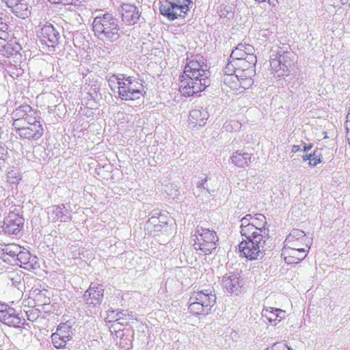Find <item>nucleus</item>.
<instances>
[{
  "mask_svg": "<svg viewBox=\"0 0 350 350\" xmlns=\"http://www.w3.org/2000/svg\"><path fill=\"white\" fill-rule=\"evenodd\" d=\"M12 128L16 134L23 140L35 142L44 134L39 111L28 104L16 107L12 113Z\"/></svg>",
  "mask_w": 350,
  "mask_h": 350,
  "instance_id": "1",
  "label": "nucleus"
},
{
  "mask_svg": "<svg viewBox=\"0 0 350 350\" xmlns=\"http://www.w3.org/2000/svg\"><path fill=\"white\" fill-rule=\"evenodd\" d=\"M210 85L207 65L200 58L191 59L185 66L179 79V91L185 97L193 96Z\"/></svg>",
  "mask_w": 350,
  "mask_h": 350,
  "instance_id": "2",
  "label": "nucleus"
},
{
  "mask_svg": "<svg viewBox=\"0 0 350 350\" xmlns=\"http://www.w3.org/2000/svg\"><path fill=\"white\" fill-rule=\"evenodd\" d=\"M108 82L111 89L118 85V96L124 100H137L146 94L142 83L132 77L112 75L108 79Z\"/></svg>",
  "mask_w": 350,
  "mask_h": 350,
  "instance_id": "3",
  "label": "nucleus"
},
{
  "mask_svg": "<svg viewBox=\"0 0 350 350\" xmlns=\"http://www.w3.org/2000/svg\"><path fill=\"white\" fill-rule=\"evenodd\" d=\"M241 234L245 237H254L256 240H269L266 217L262 214L246 215L241 219Z\"/></svg>",
  "mask_w": 350,
  "mask_h": 350,
  "instance_id": "4",
  "label": "nucleus"
},
{
  "mask_svg": "<svg viewBox=\"0 0 350 350\" xmlns=\"http://www.w3.org/2000/svg\"><path fill=\"white\" fill-rule=\"evenodd\" d=\"M93 31L98 38L107 42H114L120 38L118 20L110 14H104L94 18Z\"/></svg>",
  "mask_w": 350,
  "mask_h": 350,
  "instance_id": "5",
  "label": "nucleus"
},
{
  "mask_svg": "<svg viewBox=\"0 0 350 350\" xmlns=\"http://www.w3.org/2000/svg\"><path fill=\"white\" fill-rule=\"evenodd\" d=\"M192 241L195 250L200 254L209 255L216 249L219 238L214 230L198 226L192 235Z\"/></svg>",
  "mask_w": 350,
  "mask_h": 350,
  "instance_id": "6",
  "label": "nucleus"
},
{
  "mask_svg": "<svg viewBox=\"0 0 350 350\" xmlns=\"http://www.w3.org/2000/svg\"><path fill=\"white\" fill-rule=\"evenodd\" d=\"M216 302V296L208 290L193 291L189 297L188 310L193 315L208 314Z\"/></svg>",
  "mask_w": 350,
  "mask_h": 350,
  "instance_id": "7",
  "label": "nucleus"
},
{
  "mask_svg": "<svg viewBox=\"0 0 350 350\" xmlns=\"http://www.w3.org/2000/svg\"><path fill=\"white\" fill-rule=\"evenodd\" d=\"M191 0H159V10L169 21L184 18L189 10Z\"/></svg>",
  "mask_w": 350,
  "mask_h": 350,
  "instance_id": "8",
  "label": "nucleus"
},
{
  "mask_svg": "<svg viewBox=\"0 0 350 350\" xmlns=\"http://www.w3.org/2000/svg\"><path fill=\"white\" fill-rule=\"evenodd\" d=\"M257 58L243 61L228 62L224 68L225 73H236L243 81L253 85L256 75Z\"/></svg>",
  "mask_w": 350,
  "mask_h": 350,
  "instance_id": "9",
  "label": "nucleus"
},
{
  "mask_svg": "<svg viewBox=\"0 0 350 350\" xmlns=\"http://www.w3.org/2000/svg\"><path fill=\"white\" fill-rule=\"evenodd\" d=\"M267 241L260 239V241H258L254 237H246V239L242 241L238 245L240 256L249 260H257L262 254L260 247H263Z\"/></svg>",
  "mask_w": 350,
  "mask_h": 350,
  "instance_id": "10",
  "label": "nucleus"
},
{
  "mask_svg": "<svg viewBox=\"0 0 350 350\" xmlns=\"http://www.w3.org/2000/svg\"><path fill=\"white\" fill-rule=\"evenodd\" d=\"M36 36L42 45L49 48H53L57 46L59 39V33L53 25L49 22L40 23Z\"/></svg>",
  "mask_w": 350,
  "mask_h": 350,
  "instance_id": "11",
  "label": "nucleus"
},
{
  "mask_svg": "<svg viewBox=\"0 0 350 350\" xmlns=\"http://www.w3.org/2000/svg\"><path fill=\"white\" fill-rule=\"evenodd\" d=\"M0 321L9 327H21L25 324V319L14 308L0 303Z\"/></svg>",
  "mask_w": 350,
  "mask_h": 350,
  "instance_id": "12",
  "label": "nucleus"
},
{
  "mask_svg": "<svg viewBox=\"0 0 350 350\" xmlns=\"http://www.w3.org/2000/svg\"><path fill=\"white\" fill-rule=\"evenodd\" d=\"M72 325L68 322L62 323L57 326L56 332L51 334V342L56 349H64L72 340Z\"/></svg>",
  "mask_w": 350,
  "mask_h": 350,
  "instance_id": "13",
  "label": "nucleus"
},
{
  "mask_svg": "<svg viewBox=\"0 0 350 350\" xmlns=\"http://www.w3.org/2000/svg\"><path fill=\"white\" fill-rule=\"evenodd\" d=\"M284 244L304 251V254L307 255L310 247L311 241L304 231L294 229L286 238Z\"/></svg>",
  "mask_w": 350,
  "mask_h": 350,
  "instance_id": "14",
  "label": "nucleus"
},
{
  "mask_svg": "<svg viewBox=\"0 0 350 350\" xmlns=\"http://www.w3.org/2000/svg\"><path fill=\"white\" fill-rule=\"evenodd\" d=\"M226 75L224 78V90L227 92L232 94H240L243 92L245 90L252 87V84L250 83H245L243 79L237 77L236 73H225Z\"/></svg>",
  "mask_w": 350,
  "mask_h": 350,
  "instance_id": "15",
  "label": "nucleus"
},
{
  "mask_svg": "<svg viewBox=\"0 0 350 350\" xmlns=\"http://www.w3.org/2000/svg\"><path fill=\"white\" fill-rule=\"evenodd\" d=\"M24 221V218L21 215L15 212H10L5 217L2 228L7 234H16L23 229Z\"/></svg>",
  "mask_w": 350,
  "mask_h": 350,
  "instance_id": "16",
  "label": "nucleus"
},
{
  "mask_svg": "<svg viewBox=\"0 0 350 350\" xmlns=\"http://www.w3.org/2000/svg\"><path fill=\"white\" fill-rule=\"evenodd\" d=\"M254 52L255 50L252 45L246 43H240L232 50L228 62L257 58Z\"/></svg>",
  "mask_w": 350,
  "mask_h": 350,
  "instance_id": "17",
  "label": "nucleus"
},
{
  "mask_svg": "<svg viewBox=\"0 0 350 350\" xmlns=\"http://www.w3.org/2000/svg\"><path fill=\"white\" fill-rule=\"evenodd\" d=\"M119 322H114L111 325V327L115 332L116 336L120 338V346L126 350H129L131 348L133 345V340L134 338V331L131 327L124 328L120 329Z\"/></svg>",
  "mask_w": 350,
  "mask_h": 350,
  "instance_id": "18",
  "label": "nucleus"
},
{
  "mask_svg": "<svg viewBox=\"0 0 350 350\" xmlns=\"http://www.w3.org/2000/svg\"><path fill=\"white\" fill-rule=\"evenodd\" d=\"M122 21L126 25H133L140 18L141 13L134 4L123 3L120 10Z\"/></svg>",
  "mask_w": 350,
  "mask_h": 350,
  "instance_id": "19",
  "label": "nucleus"
},
{
  "mask_svg": "<svg viewBox=\"0 0 350 350\" xmlns=\"http://www.w3.org/2000/svg\"><path fill=\"white\" fill-rule=\"evenodd\" d=\"M103 296L104 289L103 286L96 283H91L84 294L87 304L93 306L100 305L103 301Z\"/></svg>",
  "mask_w": 350,
  "mask_h": 350,
  "instance_id": "20",
  "label": "nucleus"
},
{
  "mask_svg": "<svg viewBox=\"0 0 350 350\" xmlns=\"http://www.w3.org/2000/svg\"><path fill=\"white\" fill-rule=\"evenodd\" d=\"M14 13L19 17L25 18L31 14V7L27 0H2Z\"/></svg>",
  "mask_w": 350,
  "mask_h": 350,
  "instance_id": "21",
  "label": "nucleus"
},
{
  "mask_svg": "<svg viewBox=\"0 0 350 350\" xmlns=\"http://www.w3.org/2000/svg\"><path fill=\"white\" fill-rule=\"evenodd\" d=\"M28 299L33 302V308L48 305L51 302L49 291L46 289L32 288Z\"/></svg>",
  "mask_w": 350,
  "mask_h": 350,
  "instance_id": "22",
  "label": "nucleus"
},
{
  "mask_svg": "<svg viewBox=\"0 0 350 350\" xmlns=\"http://www.w3.org/2000/svg\"><path fill=\"white\" fill-rule=\"evenodd\" d=\"M304 251L284 245L282 256L287 264H297L306 257Z\"/></svg>",
  "mask_w": 350,
  "mask_h": 350,
  "instance_id": "23",
  "label": "nucleus"
},
{
  "mask_svg": "<svg viewBox=\"0 0 350 350\" xmlns=\"http://www.w3.org/2000/svg\"><path fill=\"white\" fill-rule=\"evenodd\" d=\"M262 316L271 325H276L285 318L286 312L282 309L269 307L262 310Z\"/></svg>",
  "mask_w": 350,
  "mask_h": 350,
  "instance_id": "24",
  "label": "nucleus"
},
{
  "mask_svg": "<svg viewBox=\"0 0 350 350\" xmlns=\"http://www.w3.org/2000/svg\"><path fill=\"white\" fill-rule=\"evenodd\" d=\"M207 118V112L200 109H193L189 113L187 121L189 124L194 128L204 126L206 122Z\"/></svg>",
  "mask_w": 350,
  "mask_h": 350,
  "instance_id": "25",
  "label": "nucleus"
},
{
  "mask_svg": "<svg viewBox=\"0 0 350 350\" xmlns=\"http://www.w3.org/2000/svg\"><path fill=\"white\" fill-rule=\"evenodd\" d=\"M323 149L316 148L312 154L304 155L303 161H308V165L311 167H315L322 163L323 159Z\"/></svg>",
  "mask_w": 350,
  "mask_h": 350,
  "instance_id": "26",
  "label": "nucleus"
},
{
  "mask_svg": "<svg viewBox=\"0 0 350 350\" xmlns=\"http://www.w3.org/2000/svg\"><path fill=\"white\" fill-rule=\"evenodd\" d=\"M2 252V258L4 261H9L10 258L15 260L18 252H21V247L16 244H7L3 247Z\"/></svg>",
  "mask_w": 350,
  "mask_h": 350,
  "instance_id": "27",
  "label": "nucleus"
},
{
  "mask_svg": "<svg viewBox=\"0 0 350 350\" xmlns=\"http://www.w3.org/2000/svg\"><path fill=\"white\" fill-rule=\"evenodd\" d=\"M31 256L28 252L21 251L18 252L15 259L16 264L25 269L32 268V264L30 262Z\"/></svg>",
  "mask_w": 350,
  "mask_h": 350,
  "instance_id": "28",
  "label": "nucleus"
},
{
  "mask_svg": "<svg viewBox=\"0 0 350 350\" xmlns=\"http://www.w3.org/2000/svg\"><path fill=\"white\" fill-rule=\"evenodd\" d=\"M250 161V158L248 155V154H242L240 152H237L232 157V163L236 165L238 167H245L249 165Z\"/></svg>",
  "mask_w": 350,
  "mask_h": 350,
  "instance_id": "29",
  "label": "nucleus"
},
{
  "mask_svg": "<svg viewBox=\"0 0 350 350\" xmlns=\"http://www.w3.org/2000/svg\"><path fill=\"white\" fill-rule=\"evenodd\" d=\"M9 34L5 30L0 31V53L3 55H8L10 53V43L8 42Z\"/></svg>",
  "mask_w": 350,
  "mask_h": 350,
  "instance_id": "30",
  "label": "nucleus"
},
{
  "mask_svg": "<svg viewBox=\"0 0 350 350\" xmlns=\"http://www.w3.org/2000/svg\"><path fill=\"white\" fill-rule=\"evenodd\" d=\"M8 156L7 150L0 145V167H1L5 163Z\"/></svg>",
  "mask_w": 350,
  "mask_h": 350,
  "instance_id": "31",
  "label": "nucleus"
},
{
  "mask_svg": "<svg viewBox=\"0 0 350 350\" xmlns=\"http://www.w3.org/2000/svg\"><path fill=\"white\" fill-rule=\"evenodd\" d=\"M83 1L84 0H72V3H63L65 5H73L77 9H79L81 7H83Z\"/></svg>",
  "mask_w": 350,
  "mask_h": 350,
  "instance_id": "32",
  "label": "nucleus"
},
{
  "mask_svg": "<svg viewBox=\"0 0 350 350\" xmlns=\"http://www.w3.org/2000/svg\"><path fill=\"white\" fill-rule=\"evenodd\" d=\"M272 350H291V349L286 344L276 343L272 347Z\"/></svg>",
  "mask_w": 350,
  "mask_h": 350,
  "instance_id": "33",
  "label": "nucleus"
},
{
  "mask_svg": "<svg viewBox=\"0 0 350 350\" xmlns=\"http://www.w3.org/2000/svg\"><path fill=\"white\" fill-rule=\"evenodd\" d=\"M34 309L32 308L28 311H27V317L29 321H34L36 319V317L33 315Z\"/></svg>",
  "mask_w": 350,
  "mask_h": 350,
  "instance_id": "34",
  "label": "nucleus"
},
{
  "mask_svg": "<svg viewBox=\"0 0 350 350\" xmlns=\"http://www.w3.org/2000/svg\"><path fill=\"white\" fill-rule=\"evenodd\" d=\"M232 281V280L230 279V278H228V279H226L224 280V282H225V286L231 290V291H234V284H230V283Z\"/></svg>",
  "mask_w": 350,
  "mask_h": 350,
  "instance_id": "35",
  "label": "nucleus"
},
{
  "mask_svg": "<svg viewBox=\"0 0 350 350\" xmlns=\"http://www.w3.org/2000/svg\"><path fill=\"white\" fill-rule=\"evenodd\" d=\"M49 1L53 3H72V0H48Z\"/></svg>",
  "mask_w": 350,
  "mask_h": 350,
  "instance_id": "36",
  "label": "nucleus"
},
{
  "mask_svg": "<svg viewBox=\"0 0 350 350\" xmlns=\"http://www.w3.org/2000/svg\"><path fill=\"white\" fill-rule=\"evenodd\" d=\"M300 150V146L298 145H293L291 148V152L293 153H297Z\"/></svg>",
  "mask_w": 350,
  "mask_h": 350,
  "instance_id": "37",
  "label": "nucleus"
},
{
  "mask_svg": "<svg viewBox=\"0 0 350 350\" xmlns=\"http://www.w3.org/2000/svg\"><path fill=\"white\" fill-rule=\"evenodd\" d=\"M342 5H350V0H339Z\"/></svg>",
  "mask_w": 350,
  "mask_h": 350,
  "instance_id": "38",
  "label": "nucleus"
},
{
  "mask_svg": "<svg viewBox=\"0 0 350 350\" xmlns=\"http://www.w3.org/2000/svg\"><path fill=\"white\" fill-rule=\"evenodd\" d=\"M311 148H312V146H311V145H310V146H304V151H306H306H308Z\"/></svg>",
  "mask_w": 350,
  "mask_h": 350,
  "instance_id": "39",
  "label": "nucleus"
},
{
  "mask_svg": "<svg viewBox=\"0 0 350 350\" xmlns=\"http://www.w3.org/2000/svg\"><path fill=\"white\" fill-rule=\"evenodd\" d=\"M256 1H258V2H264L265 1V0H255Z\"/></svg>",
  "mask_w": 350,
  "mask_h": 350,
  "instance_id": "40",
  "label": "nucleus"
},
{
  "mask_svg": "<svg viewBox=\"0 0 350 350\" xmlns=\"http://www.w3.org/2000/svg\"><path fill=\"white\" fill-rule=\"evenodd\" d=\"M3 27H0V31H3Z\"/></svg>",
  "mask_w": 350,
  "mask_h": 350,
  "instance_id": "41",
  "label": "nucleus"
},
{
  "mask_svg": "<svg viewBox=\"0 0 350 350\" xmlns=\"http://www.w3.org/2000/svg\"><path fill=\"white\" fill-rule=\"evenodd\" d=\"M347 140H348V142H349V145H350V139H347Z\"/></svg>",
  "mask_w": 350,
  "mask_h": 350,
  "instance_id": "42",
  "label": "nucleus"
}]
</instances>
